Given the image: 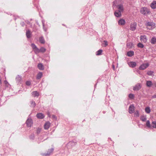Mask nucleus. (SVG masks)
Returning a JSON list of instances; mask_svg holds the SVG:
<instances>
[{"label":"nucleus","mask_w":156,"mask_h":156,"mask_svg":"<svg viewBox=\"0 0 156 156\" xmlns=\"http://www.w3.org/2000/svg\"><path fill=\"white\" fill-rule=\"evenodd\" d=\"M42 24H43V29L45 31H46L47 30V29H46V28H45L44 27V20H42Z\"/></svg>","instance_id":"ea45409f"},{"label":"nucleus","mask_w":156,"mask_h":156,"mask_svg":"<svg viewBox=\"0 0 156 156\" xmlns=\"http://www.w3.org/2000/svg\"><path fill=\"white\" fill-rule=\"evenodd\" d=\"M118 11L122 12L124 10V8L122 5L119 4L117 6Z\"/></svg>","instance_id":"9b49d317"},{"label":"nucleus","mask_w":156,"mask_h":156,"mask_svg":"<svg viewBox=\"0 0 156 156\" xmlns=\"http://www.w3.org/2000/svg\"><path fill=\"white\" fill-rule=\"evenodd\" d=\"M125 23V20L123 19H120L118 21V24L119 25H124Z\"/></svg>","instance_id":"9d476101"},{"label":"nucleus","mask_w":156,"mask_h":156,"mask_svg":"<svg viewBox=\"0 0 156 156\" xmlns=\"http://www.w3.org/2000/svg\"><path fill=\"white\" fill-rule=\"evenodd\" d=\"M31 33L30 32L29 30H27L26 33V35L27 36V37L28 38H29L30 37V35H31Z\"/></svg>","instance_id":"b1692460"},{"label":"nucleus","mask_w":156,"mask_h":156,"mask_svg":"<svg viewBox=\"0 0 156 156\" xmlns=\"http://www.w3.org/2000/svg\"><path fill=\"white\" fill-rule=\"evenodd\" d=\"M129 66L132 68H134L136 66V63L133 62H130L128 63Z\"/></svg>","instance_id":"f8f14e48"},{"label":"nucleus","mask_w":156,"mask_h":156,"mask_svg":"<svg viewBox=\"0 0 156 156\" xmlns=\"http://www.w3.org/2000/svg\"><path fill=\"white\" fill-rule=\"evenodd\" d=\"M155 87H156V83L155 84Z\"/></svg>","instance_id":"603ef678"},{"label":"nucleus","mask_w":156,"mask_h":156,"mask_svg":"<svg viewBox=\"0 0 156 156\" xmlns=\"http://www.w3.org/2000/svg\"><path fill=\"white\" fill-rule=\"evenodd\" d=\"M150 6L152 9H154L156 8V1L152 2Z\"/></svg>","instance_id":"4468645a"},{"label":"nucleus","mask_w":156,"mask_h":156,"mask_svg":"<svg viewBox=\"0 0 156 156\" xmlns=\"http://www.w3.org/2000/svg\"><path fill=\"white\" fill-rule=\"evenodd\" d=\"M36 116L37 118L40 119H42L44 117V115L41 113H37L36 115Z\"/></svg>","instance_id":"2eb2a0df"},{"label":"nucleus","mask_w":156,"mask_h":156,"mask_svg":"<svg viewBox=\"0 0 156 156\" xmlns=\"http://www.w3.org/2000/svg\"><path fill=\"white\" fill-rule=\"evenodd\" d=\"M145 111L147 113H149L151 111L150 108L149 107H146L145 109Z\"/></svg>","instance_id":"7c9ffc66"},{"label":"nucleus","mask_w":156,"mask_h":156,"mask_svg":"<svg viewBox=\"0 0 156 156\" xmlns=\"http://www.w3.org/2000/svg\"><path fill=\"white\" fill-rule=\"evenodd\" d=\"M54 150V148H51V149L48 150L46 153H44L42 154L43 156H48L51 154L52 153Z\"/></svg>","instance_id":"423d86ee"},{"label":"nucleus","mask_w":156,"mask_h":156,"mask_svg":"<svg viewBox=\"0 0 156 156\" xmlns=\"http://www.w3.org/2000/svg\"><path fill=\"white\" fill-rule=\"evenodd\" d=\"M140 119L143 121L144 122L146 120V116L142 115L141 116L140 118Z\"/></svg>","instance_id":"bb28decb"},{"label":"nucleus","mask_w":156,"mask_h":156,"mask_svg":"<svg viewBox=\"0 0 156 156\" xmlns=\"http://www.w3.org/2000/svg\"><path fill=\"white\" fill-rule=\"evenodd\" d=\"M27 126L28 127L31 126L33 124V121L30 118H28L26 122Z\"/></svg>","instance_id":"39448f33"},{"label":"nucleus","mask_w":156,"mask_h":156,"mask_svg":"<svg viewBox=\"0 0 156 156\" xmlns=\"http://www.w3.org/2000/svg\"><path fill=\"white\" fill-rule=\"evenodd\" d=\"M135 110V107L134 105H130L129 108V112L130 114H132L133 113Z\"/></svg>","instance_id":"0eeeda50"},{"label":"nucleus","mask_w":156,"mask_h":156,"mask_svg":"<svg viewBox=\"0 0 156 156\" xmlns=\"http://www.w3.org/2000/svg\"><path fill=\"white\" fill-rule=\"evenodd\" d=\"M145 25L147 28L149 30H152L155 27V24L152 22H147Z\"/></svg>","instance_id":"f03ea898"},{"label":"nucleus","mask_w":156,"mask_h":156,"mask_svg":"<svg viewBox=\"0 0 156 156\" xmlns=\"http://www.w3.org/2000/svg\"><path fill=\"white\" fill-rule=\"evenodd\" d=\"M149 66V64L148 63H144L140 66L139 69L140 70H144L146 69Z\"/></svg>","instance_id":"7ed1b4c3"},{"label":"nucleus","mask_w":156,"mask_h":156,"mask_svg":"<svg viewBox=\"0 0 156 156\" xmlns=\"http://www.w3.org/2000/svg\"><path fill=\"white\" fill-rule=\"evenodd\" d=\"M4 83H5V84H6V83H8V82H7L6 81H4Z\"/></svg>","instance_id":"8fccbe9b"},{"label":"nucleus","mask_w":156,"mask_h":156,"mask_svg":"<svg viewBox=\"0 0 156 156\" xmlns=\"http://www.w3.org/2000/svg\"><path fill=\"white\" fill-rule=\"evenodd\" d=\"M104 44L103 45L104 47H106L108 45V42L106 41H104Z\"/></svg>","instance_id":"a19ab883"},{"label":"nucleus","mask_w":156,"mask_h":156,"mask_svg":"<svg viewBox=\"0 0 156 156\" xmlns=\"http://www.w3.org/2000/svg\"><path fill=\"white\" fill-rule=\"evenodd\" d=\"M129 98L131 99H133L134 98V95L132 94H130L129 95Z\"/></svg>","instance_id":"79ce46f5"},{"label":"nucleus","mask_w":156,"mask_h":156,"mask_svg":"<svg viewBox=\"0 0 156 156\" xmlns=\"http://www.w3.org/2000/svg\"><path fill=\"white\" fill-rule=\"evenodd\" d=\"M30 106L31 107H34L36 105V103L34 101H30Z\"/></svg>","instance_id":"2f4dec72"},{"label":"nucleus","mask_w":156,"mask_h":156,"mask_svg":"<svg viewBox=\"0 0 156 156\" xmlns=\"http://www.w3.org/2000/svg\"><path fill=\"white\" fill-rule=\"evenodd\" d=\"M154 72L152 71H148L147 73V74L149 76H152Z\"/></svg>","instance_id":"f704fd0d"},{"label":"nucleus","mask_w":156,"mask_h":156,"mask_svg":"<svg viewBox=\"0 0 156 156\" xmlns=\"http://www.w3.org/2000/svg\"><path fill=\"white\" fill-rule=\"evenodd\" d=\"M126 45L128 48H131L133 46V44L131 42H128L127 43Z\"/></svg>","instance_id":"5701e85b"},{"label":"nucleus","mask_w":156,"mask_h":156,"mask_svg":"<svg viewBox=\"0 0 156 156\" xmlns=\"http://www.w3.org/2000/svg\"><path fill=\"white\" fill-rule=\"evenodd\" d=\"M102 52V50L101 49H100L97 51L96 52V55H100Z\"/></svg>","instance_id":"473e14b6"},{"label":"nucleus","mask_w":156,"mask_h":156,"mask_svg":"<svg viewBox=\"0 0 156 156\" xmlns=\"http://www.w3.org/2000/svg\"><path fill=\"white\" fill-rule=\"evenodd\" d=\"M137 23L135 22L132 23L130 24V30L132 31H134L136 28Z\"/></svg>","instance_id":"20e7f679"},{"label":"nucleus","mask_w":156,"mask_h":156,"mask_svg":"<svg viewBox=\"0 0 156 156\" xmlns=\"http://www.w3.org/2000/svg\"><path fill=\"white\" fill-rule=\"evenodd\" d=\"M40 52H44L45 51L46 49L45 48H43V47H41L40 49Z\"/></svg>","instance_id":"c9c22d12"},{"label":"nucleus","mask_w":156,"mask_h":156,"mask_svg":"<svg viewBox=\"0 0 156 156\" xmlns=\"http://www.w3.org/2000/svg\"><path fill=\"white\" fill-rule=\"evenodd\" d=\"M38 67L40 70H43L44 69V67L43 65L41 63L38 64Z\"/></svg>","instance_id":"4be33fe9"},{"label":"nucleus","mask_w":156,"mask_h":156,"mask_svg":"<svg viewBox=\"0 0 156 156\" xmlns=\"http://www.w3.org/2000/svg\"><path fill=\"white\" fill-rule=\"evenodd\" d=\"M42 76V73L41 72L39 73L37 76V79H40Z\"/></svg>","instance_id":"a878e982"},{"label":"nucleus","mask_w":156,"mask_h":156,"mask_svg":"<svg viewBox=\"0 0 156 156\" xmlns=\"http://www.w3.org/2000/svg\"><path fill=\"white\" fill-rule=\"evenodd\" d=\"M116 1H114L113 2V5L114 6L115 5H116L115 4L116 3Z\"/></svg>","instance_id":"de8ad7c7"},{"label":"nucleus","mask_w":156,"mask_h":156,"mask_svg":"<svg viewBox=\"0 0 156 156\" xmlns=\"http://www.w3.org/2000/svg\"><path fill=\"white\" fill-rule=\"evenodd\" d=\"M26 84L28 86H29V85H30L31 83L29 81H27L26 82Z\"/></svg>","instance_id":"37998d69"},{"label":"nucleus","mask_w":156,"mask_h":156,"mask_svg":"<svg viewBox=\"0 0 156 156\" xmlns=\"http://www.w3.org/2000/svg\"><path fill=\"white\" fill-rule=\"evenodd\" d=\"M31 46L33 50H34V49H35L37 47L36 45L34 44H31Z\"/></svg>","instance_id":"58836bf2"},{"label":"nucleus","mask_w":156,"mask_h":156,"mask_svg":"<svg viewBox=\"0 0 156 156\" xmlns=\"http://www.w3.org/2000/svg\"><path fill=\"white\" fill-rule=\"evenodd\" d=\"M16 80L17 83H19L21 81V78L19 75H18L16 77Z\"/></svg>","instance_id":"6ab92c4d"},{"label":"nucleus","mask_w":156,"mask_h":156,"mask_svg":"<svg viewBox=\"0 0 156 156\" xmlns=\"http://www.w3.org/2000/svg\"><path fill=\"white\" fill-rule=\"evenodd\" d=\"M140 12L141 13L144 15H147L151 12L149 9L146 7L141 8L140 9Z\"/></svg>","instance_id":"f257e3e1"},{"label":"nucleus","mask_w":156,"mask_h":156,"mask_svg":"<svg viewBox=\"0 0 156 156\" xmlns=\"http://www.w3.org/2000/svg\"><path fill=\"white\" fill-rule=\"evenodd\" d=\"M138 47L142 48L144 47V45L141 43H139L137 44Z\"/></svg>","instance_id":"e433bc0d"},{"label":"nucleus","mask_w":156,"mask_h":156,"mask_svg":"<svg viewBox=\"0 0 156 156\" xmlns=\"http://www.w3.org/2000/svg\"><path fill=\"white\" fill-rule=\"evenodd\" d=\"M41 131V129H39V128H38V129H37V134H38L39 133L40 131Z\"/></svg>","instance_id":"c03bdc74"},{"label":"nucleus","mask_w":156,"mask_h":156,"mask_svg":"<svg viewBox=\"0 0 156 156\" xmlns=\"http://www.w3.org/2000/svg\"><path fill=\"white\" fill-rule=\"evenodd\" d=\"M121 12L117 10L114 12V15L115 16L119 17H120L122 15Z\"/></svg>","instance_id":"1a4fd4ad"},{"label":"nucleus","mask_w":156,"mask_h":156,"mask_svg":"<svg viewBox=\"0 0 156 156\" xmlns=\"http://www.w3.org/2000/svg\"><path fill=\"white\" fill-rule=\"evenodd\" d=\"M52 117L53 118H55V119H56V116L54 115H52Z\"/></svg>","instance_id":"09e8293b"},{"label":"nucleus","mask_w":156,"mask_h":156,"mask_svg":"<svg viewBox=\"0 0 156 156\" xmlns=\"http://www.w3.org/2000/svg\"><path fill=\"white\" fill-rule=\"evenodd\" d=\"M34 138V135H32L30 136V138L31 139H33Z\"/></svg>","instance_id":"a18cd8bd"},{"label":"nucleus","mask_w":156,"mask_h":156,"mask_svg":"<svg viewBox=\"0 0 156 156\" xmlns=\"http://www.w3.org/2000/svg\"><path fill=\"white\" fill-rule=\"evenodd\" d=\"M76 144V142L74 141H70L68 144V145H70L71 146H73L75 145Z\"/></svg>","instance_id":"aec40b11"},{"label":"nucleus","mask_w":156,"mask_h":156,"mask_svg":"<svg viewBox=\"0 0 156 156\" xmlns=\"http://www.w3.org/2000/svg\"><path fill=\"white\" fill-rule=\"evenodd\" d=\"M141 88L140 84L138 83L136 84L133 88V90H138Z\"/></svg>","instance_id":"ddd939ff"},{"label":"nucleus","mask_w":156,"mask_h":156,"mask_svg":"<svg viewBox=\"0 0 156 156\" xmlns=\"http://www.w3.org/2000/svg\"><path fill=\"white\" fill-rule=\"evenodd\" d=\"M152 85V83L151 81H147L146 82V85L148 87H150Z\"/></svg>","instance_id":"cd10ccee"},{"label":"nucleus","mask_w":156,"mask_h":156,"mask_svg":"<svg viewBox=\"0 0 156 156\" xmlns=\"http://www.w3.org/2000/svg\"><path fill=\"white\" fill-rule=\"evenodd\" d=\"M50 123L49 122H47L44 125V128L46 129H48L50 126Z\"/></svg>","instance_id":"f3484780"},{"label":"nucleus","mask_w":156,"mask_h":156,"mask_svg":"<svg viewBox=\"0 0 156 156\" xmlns=\"http://www.w3.org/2000/svg\"><path fill=\"white\" fill-rule=\"evenodd\" d=\"M151 126L153 128H156V121H154L152 122Z\"/></svg>","instance_id":"c85d7f7f"},{"label":"nucleus","mask_w":156,"mask_h":156,"mask_svg":"<svg viewBox=\"0 0 156 156\" xmlns=\"http://www.w3.org/2000/svg\"><path fill=\"white\" fill-rule=\"evenodd\" d=\"M134 55V52L133 51H130L127 52V55L129 57H131Z\"/></svg>","instance_id":"412c9836"},{"label":"nucleus","mask_w":156,"mask_h":156,"mask_svg":"<svg viewBox=\"0 0 156 156\" xmlns=\"http://www.w3.org/2000/svg\"><path fill=\"white\" fill-rule=\"evenodd\" d=\"M152 98H156V94L152 96Z\"/></svg>","instance_id":"49530a36"},{"label":"nucleus","mask_w":156,"mask_h":156,"mask_svg":"<svg viewBox=\"0 0 156 156\" xmlns=\"http://www.w3.org/2000/svg\"><path fill=\"white\" fill-rule=\"evenodd\" d=\"M33 50L34 51L36 54L39 53L40 52V49H39L38 48H37V47L36 48Z\"/></svg>","instance_id":"72a5a7b5"},{"label":"nucleus","mask_w":156,"mask_h":156,"mask_svg":"<svg viewBox=\"0 0 156 156\" xmlns=\"http://www.w3.org/2000/svg\"><path fill=\"white\" fill-rule=\"evenodd\" d=\"M146 126L149 128H150L151 127V126L150 124V122L149 120L147 121L146 123Z\"/></svg>","instance_id":"c756f323"},{"label":"nucleus","mask_w":156,"mask_h":156,"mask_svg":"<svg viewBox=\"0 0 156 156\" xmlns=\"http://www.w3.org/2000/svg\"><path fill=\"white\" fill-rule=\"evenodd\" d=\"M150 42L152 44H155L156 43V37H152L151 39Z\"/></svg>","instance_id":"a211bd4d"},{"label":"nucleus","mask_w":156,"mask_h":156,"mask_svg":"<svg viewBox=\"0 0 156 156\" xmlns=\"http://www.w3.org/2000/svg\"><path fill=\"white\" fill-rule=\"evenodd\" d=\"M40 42L41 43L44 44L45 43V41L43 37L42 36L40 37L39 39Z\"/></svg>","instance_id":"393cba45"},{"label":"nucleus","mask_w":156,"mask_h":156,"mask_svg":"<svg viewBox=\"0 0 156 156\" xmlns=\"http://www.w3.org/2000/svg\"><path fill=\"white\" fill-rule=\"evenodd\" d=\"M112 67H113V69H115V67L114 65H113L112 66Z\"/></svg>","instance_id":"3c124183"},{"label":"nucleus","mask_w":156,"mask_h":156,"mask_svg":"<svg viewBox=\"0 0 156 156\" xmlns=\"http://www.w3.org/2000/svg\"><path fill=\"white\" fill-rule=\"evenodd\" d=\"M32 95L34 97H38L39 96V94L37 91H35L32 92Z\"/></svg>","instance_id":"dca6fc26"},{"label":"nucleus","mask_w":156,"mask_h":156,"mask_svg":"<svg viewBox=\"0 0 156 156\" xmlns=\"http://www.w3.org/2000/svg\"><path fill=\"white\" fill-rule=\"evenodd\" d=\"M134 115L135 116L138 117L139 115V113L138 111H136L134 113Z\"/></svg>","instance_id":"4c0bfd02"},{"label":"nucleus","mask_w":156,"mask_h":156,"mask_svg":"<svg viewBox=\"0 0 156 156\" xmlns=\"http://www.w3.org/2000/svg\"><path fill=\"white\" fill-rule=\"evenodd\" d=\"M140 40L142 43H146L147 41V37L145 35H142L140 37Z\"/></svg>","instance_id":"6e6552de"}]
</instances>
